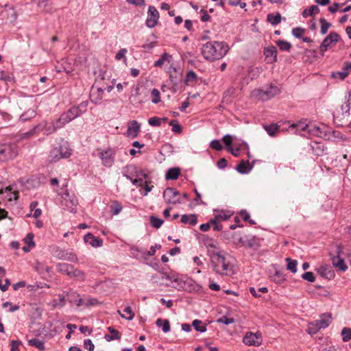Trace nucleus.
<instances>
[{
  "instance_id": "13",
  "label": "nucleus",
  "mask_w": 351,
  "mask_h": 351,
  "mask_svg": "<svg viewBox=\"0 0 351 351\" xmlns=\"http://www.w3.org/2000/svg\"><path fill=\"white\" fill-rule=\"evenodd\" d=\"M104 89L93 85L90 90V100L95 104H100L103 99Z\"/></svg>"
},
{
  "instance_id": "7",
  "label": "nucleus",
  "mask_w": 351,
  "mask_h": 351,
  "mask_svg": "<svg viewBox=\"0 0 351 351\" xmlns=\"http://www.w3.org/2000/svg\"><path fill=\"white\" fill-rule=\"evenodd\" d=\"M255 95L261 100H268L280 93V90L274 85H271L265 90L257 89L254 90Z\"/></svg>"
},
{
  "instance_id": "3",
  "label": "nucleus",
  "mask_w": 351,
  "mask_h": 351,
  "mask_svg": "<svg viewBox=\"0 0 351 351\" xmlns=\"http://www.w3.org/2000/svg\"><path fill=\"white\" fill-rule=\"evenodd\" d=\"M87 102H82L77 106H73L63 112L58 119V126H64L66 123L80 117L87 110Z\"/></svg>"
},
{
  "instance_id": "4",
  "label": "nucleus",
  "mask_w": 351,
  "mask_h": 351,
  "mask_svg": "<svg viewBox=\"0 0 351 351\" xmlns=\"http://www.w3.org/2000/svg\"><path fill=\"white\" fill-rule=\"evenodd\" d=\"M124 176L130 180L133 184L143 186L145 180L148 179L147 175L143 171H138L134 165H128L124 169Z\"/></svg>"
},
{
  "instance_id": "18",
  "label": "nucleus",
  "mask_w": 351,
  "mask_h": 351,
  "mask_svg": "<svg viewBox=\"0 0 351 351\" xmlns=\"http://www.w3.org/2000/svg\"><path fill=\"white\" fill-rule=\"evenodd\" d=\"M317 324L321 329L328 327L332 322V315L330 313H324L319 319L315 320Z\"/></svg>"
},
{
  "instance_id": "2",
  "label": "nucleus",
  "mask_w": 351,
  "mask_h": 351,
  "mask_svg": "<svg viewBox=\"0 0 351 351\" xmlns=\"http://www.w3.org/2000/svg\"><path fill=\"white\" fill-rule=\"evenodd\" d=\"M211 262L213 269L216 273L221 275H230L232 274V265L220 252H216L213 254Z\"/></svg>"
},
{
  "instance_id": "40",
  "label": "nucleus",
  "mask_w": 351,
  "mask_h": 351,
  "mask_svg": "<svg viewBox=\"0 0 351 351\" xmlns=\"http://www.w3.org/2000/svg\"><path fill=\"white\" fill-rule=\"evenodd\" d=\"M192 326L197 331L204 332L206 330V326L202 324V322L201 320L195 319L192 323Z\"/></svg>"
},
{
  "instance_id": "56",
  "label": "nucleus",
  "mask_w": 351,
  "mask_h": 351,
  "mask_svg": "<svg viewBox=\"0 0 351 351\" xmlns=\"http://www.w3.org/2000/svg\"><path fill=\"white\" fill-rule=\"evenodd\" d=\"M168 54L167 53H164L160 58H159L157 61L154 62V66L156 67H161L165 62L167 60Z\"/></svg>"
},
{
  "instance_id": "15",
  "label": "nucleus",
  "mask_w": 351,
  "mask_h": 351,
  "mask_svg": "<svg viewBox=\"0 0 351 351\" xmlns=\"http://www.w3.org/2000/svg\"><path fill=\"white\" fill-rule=\"evenodd\" d=\"M277 49L274 46H269L264 49V54L267 63L271 64L277 61Z\"/></svg>"
},
{
  "instance_id": "32",
  "label": "nucleus",
  "mask_w": 351,
  "mask_h": 351,
  "mask_svg": "<svg viewBox=\"0 0 351 351\" xmlns=\"http://www.w3.org/2000/svg\"><path fill=\"white\" fill-rule=\"evenodd\" d=\"M68 299L71 303L75 304L77 306H80L82 304V299L80 298V295L75 292L70 293L68 295Z\"/></svg>"
},
{
  "instance_id": "48",
  "label": "nucleus",
  "mask_w": 351,
  "mask_h": 351,
  "mask_svg": "<svg viewBox=\"0 0 351 351\" xmlns=\"http://www.w3.org/2000/svg\"><path fill=\"white\" fill-rule=\"evenodd\" d=\"M169 125L172 127L171 130L173 132L180 134L182 132V127L179 124L178 121L177 120H171L169 122Z\"/></svg>"
},
{
  "instance_id": "31",
  "label": "nucleus",
  "mask_w": 351,
  "mask_h": 351,
  "mask_svg": "<svg viewBox=\"0 0 351 351\" xmlns=\"http://www.w3.org/2000/svg\"><path fill=\"white\" fill-rule=\"evenodd\" d=\"M281 15L280 13H277L276 14H269L267 16V21L272 25H276L279 24L281 21Z\"/></svg>"
},
{
  "instance_id": "47",
  "label": "nucleus",
  "mask_w": 351,
  "mask_h": 351,
  "mask_svg": "<svg viewBox=\"0 0 351 351\" xmlns=\"http://www.w3.org/2000/svg\"><path fill=\"white\" fill-rule=\"evenodd\" d=\"M151 225L155 228H159L163 223V220L154 216L150 217Z\"/></svg>"
},
{
  "instance_id": "59",
  "label": "nucleus",
  "mask_w": 351,
  "mask_h": 351,
  "mask_svg": "<svg viewBox=\"0 0 351 351\" xmlns=\"http://www.w3.org/2000/svg\"><path fill=\"white\" fill-rule=\"evenodd\" d=\"M217 322L219 323H223L226 325H228V324L234 323V318H232V317H227L226 316H223V317H220L217 320Z\"/></svg>"
},
{
  "instance_id": "50",
  "label": "nucleus",
  "mask_w": 351,
  "mask_h": 351,
  "mask_svg": "<svg viewBox=\"0 0 351 351\" xmlns=\"http://www.w3.org/2000/svg\"><path fill=\"white\" fill-rule=\"evenodd\" d=\"M341 335L344 342L348 341L351 339V328H343L341 330Z\"/></svg>"
},
{
  "instance_id": "54",
  "label": "nucleus",
  "mask_w": 351,
  "mask_h": 351,
  "mask_svg": "<svg viewBox=\"0 0 351 351\" xmlns=\"http://www.w3.org/2000/svg\"><path fill=\"white\" fill-rule=\"evenodd\" d=\"M237 170L241 173H245L248 172L249 169L247 168V164L244 161H241L237 166Z\"/></svg>"
},
{
  "instance_id": "60",
  "label": "nucleus",
  "mask_w": 351,
  "mask_h": 351,
  "mask_svg": "<svg viewBox=\"0 0 351 351\" xmlns=\"http://www.w3.org/2000/svg\"><path fill=\"white\" fill-rule=\"evenodd\" d=\"M150 183H151V180H149V178L146 179L145 180V184H144V186H143L145 189V193H143L144 196H146L147 195V193L149 192H150L152 191V188L154 187V186L149 185Z\"/></svg>"
},
{
  "instance_id": "19",
  "label": "nucleus",
  "mask_w": 351,
  "mask_h": 351,
  "mask_svg": "<svg viewBox=\"0 0 351 351\" xmlns=\"http://www.w3.org/2000/svg\"><path fill=\"white\" fill-rule=\"evenodd\" d=\"M84 241L89 243L93 247H100L102 245V241L98 238L94 237L91 233H88L85 235Z\"/></svg>"
},
{
  "instance_id": "42",
  "label": "nucleus",
  "mask_w": 351,
  "mask_h": 351,
  "mask_svg": "<svg viewBox=\"0 0 351 351\" xmlns=\"http://www.w3.org/2000/svg\"><path fill=\"white\" fill-rule=\"evenodd\" d=\"M286 261L287 262V269L293 273H295L297 271V261L290 258H287Z\"/></svg>"
},
{
  "instance_id": "64",
  "label": "nucleus",
  "mask_w": 351,
  "mask_h": 351,
  "mask_svg": "<svg viewBox=\"0 0 351 351\" xmlns=\"http://www.w3.org/2000/svg\"><path fill=\"white\" fill-rule=\"evenodd\" d=\"M127 53L126 49H121L119 51V52L116 54L115 58L117 60H120L122 58H125V53Z\"/></svg>"
},
{
  "instance_id": "33",
  "label": "nucleus",
  "mask_w": 351,
  "mask_h": 351,
  "mask_svg": "<svg viewBox=\"0 0 351 351\" xmlns=\"http://www.w3.org/2000/svg\"><path fill=\"white\" fill-rule=\"evenodd\" d=\"M29 346L38 348L40 351L45 350L44 342L38 339L34 338L28 341Z\"/></svg>"
},
{
  "instance_id": "63",
  "label": "nucleus",
  "mask_w": 351,
  "mask_h": 351,
  "mask_svg": "<svg viewBox=\"0 0 351 351\" xmlns=\"http://www.w3.org/2000/svg\"><path fill=\"white\" fill-rule=\"evenodd\" d=\"M84 347L89 351H93L95 346L90 339H86L84 343Z\"/></svg>"
},
{
  "instance_id": "36",
  "label": "nucleus",
  "mask_w": 351,
  "mask_h": 351,
  "mask_svg": "<svg viewBox=\"0 0 351 351\" xmlns=\"http://www.w3.org/2000/svg\"><path fill=\"white\" fill-rule=\"evenodd\" d=\"M123 206L118 201H113L110 205V210L113 215H117L122 210Z\"/></svg>"
},
{
  "instance_id": "11",
  "label": "nucleus",
  "mask_w": 351,
  "mask_h": 351,
  "mask_svg": "<svg viewBox=\"0 0 351 351\" xmlns=\"http://www.w3.org/2000/svg\"><path fill=\"white\" fill-rule=\"evenodd\" d=\"M36 126H40V128H39V132L43 131L44 134L46 135L53 134L57 130V129L62 128V126H58V119L56 121L41 122Z\"/></svg>"
},
{
  "instance_id": "43",
  "label": "nucleus",
  "mask_w": 351,
  "mask_h": 351,
  "mask_svg": "<svg viewBox=\"0 0 351 351\" xmlns=\"http://www.w3.org/2000/svg\"><path fill=\"white\" fill-rule=\"evenodd\" d=\"M124 313H126V315H121V317L123 318H125L126 319H128V320H132L134 319V313L133 312L132 308L130 306H126L124 310H123Z\"/></svg>"
},
{
  "instance_id": "39",
  "label": "nucleus",
  "mask_w": 351,
  "mask_h": 351,
  "mask_svg": "<svg viewBox=\"0 0 351 351\" xmlns=\"http://www.w3.org/2000/svg\"><path fill=\"white\" fill-rule=\"evenodd\" d=\"M276 45L278 46L279 49L281 51H289L291 47V45L290 43L283 40H277Z\"/></svg>"
},
{
  "instance_id": "51",
  "label": "nucleus",
  "mask_w": 351,
  "mask_h": 351,
  "mask_svg": "<svg viewBox=\"0 0 351 351\" xmlns=\"http://www.w3.org/2000/svg\"><path fill=\"white\" fill-rule=\"evenodd\" d=\"M152 101L154 104H158L160 101V93L159 90L156 88H154L152 92Z\"/></svg>"
},
{
  "instance_id": "52",
  "label": "nucleus",
  "mask_w": 351,
  "mask_h": 351,
  "mask_svg": "<svg viewBox=\"0 0 351 351\" xmlns=\"http://www.w3.org/2000/svg\"><path fill=\"white\" fill-rule=\"evenodd\" d=\"M232 216V213L229 212L221 211L219 213L215 215V217L217 218L221 222L222 221L228 220Z\"/></svg>"
},
{
  "instance_id": "37",
  "label": "nucleus",
  "mask_w": 351,
  "mask_h": 351,
  "mask_svg": "<svg viewBox=\"0 0 351 351\" xmlns=\"http://www.w3.org/2000/svg\"><path fill=\"white\" fill-rule=\"evenodd\" d=\"M264 129L267 131L269 136H274L279 130V126L275 123L269 125H264Z\"/></svg>"
},
{
  "instance_id": "10",
  "label": "nucleus",
  "mask_w": 351,
  "mask_h": 351,
  "mask_svg": "<svg viewBox=\"0 0 351 351\" xmlns=\"http://www.w3.org/2000/svg\"><path fill=\"white\" fill-rule=\"evenodd\" d=\"M339 36L336 32H330V34L326 36L320 45V52L322 56L327 49L331 47L333 43H336L339 40Z\"/></svg>"
},
{
  "instance_id": "44",
  "label": "nucleus",
  "mask_w": 351,
  "mask_h": 351,
  "mask_svg": "<svg viewBox=\"0 0 351 351\" xmlns=\"http://www.w3.org/2000/svg\"><path fill=\"white\" fill-rule=\"evenodd\" d=\"M321 328H319V326H318V324H317L316 322H311V323H309L308 325V328H307V332L309 333V334H315L317 333Z\"/></svg>"
},
{
  "instance_id": "21",
  "label": "nucleus",
  "mask_w": 351,
  "mask_h": 351,
  "mask_svg": "<svg viewBox=\"0 0 351 351\" xmlns=\"http://www.w3.org/2000/svg\"><path fill=\"white\" fill-rule=\"evenodd\" d=\"M108 330L111 335H106L104 338L107 341H111L112 340H119L121 339V335L119 332L112 327H108Z\"/></svg>"
},
{
  "instance_id": "6",
  "label": "nucleus",
  "mask_w": 351,
  "mask_h": 351,
  "mask_svg": "<svg viewBox=\"0 0 351 351\" xmlns=\"http://www.w3.org/2000/svg\"><path fill=\"white\" fill-rule=\"evenodd\" d=\"M71 154V149L66 142L60 144L58 147H55L49 152V160L53 162L61 158H68Z\"/></svg>"
},
{
  "instance_id": "61",
  "label": "nucleus",
  "mask_w": 351,
  "mask_h": 351,
  "mask_svg": "<svg viewBox=\"0 0 351 351\" xmlns=\"http://www.w3.org/2000/svg\"><path fill=\"white\" fill-rule=\"evenodd\" d=\"M304 32V29L302 27H295L292 29V34L296 38H301Z\"/></svg>"
},
{
  "instance_id": "58",
  "label": "nucleus",
  "mask_w": 351,
  "mask_h": 351,
  "mask_svg": "<svg viewBox=\"0 0 351 351\" xmlns=\"http://www.w3.org/2000/svg\"><path fill=\"white\" fill-rule=\"evenodd\" d=\"M210 147L215 150L220 151L223 147L219 140H213L210 142Z\"/></svg>"
},
{
  "instance_id": "55",
  "label": "nucleus",
  "mask_w": 351,
  "mask_h": 351,
  "mask_svg": "<svg viewBox=\"0 0 351 351\" xmlns=\"http://www.w3.org/2000/svg\"><path fill=\"white\" fill-rule=\"evenodd\" d=\"M148 123L152 126H160L162 123V119L157 117H153L149 119Z\"/></svg>"
},
{
  "instance_id": "30",
  "label": "nucleus",
  "mask_w": 351,
  "mask_h": 351,
  "mask_svg": "<svg viewBox=\"0 0 351 351\" xmlns=\"http://www.w3.org/2000/svg\"><path fill=\"white\" fill-rule=\"evenodd\" d=\"M180 173L179 168H171L166 173L167 180H176L178 178Z\"/></svg>"
},
{
  "instance_id": "14",
  "label": "nucleus",
  "mask_w": 351,
  "mask_h": 351,
  "mask_svg": "<svg viewBox=\"0 0 351 351\" xmlns=\"http://www.w3.org/2000/svg\"><path fill=\"white\" fill-rule=\"evenodd\" d=\"M114 154L115 151L112 149H108L99 153L100 158L105 166L110 167L112 165L114 162L113 156Z\"/></svg>"
},
{
  "instance_id": "12",
  "label": "nucleus",
  "mask_w": 351,
  "mask_h": 351,
  "mask_svg": "<svg viewBox=\"0 0 351 351\" xmlns=\"http://www.w3.org/2000/svg\"><path fill=\"white\" fill-rule=\"evenodd\" d=\"M159 18V13L154 6H149L147 12L146 25L148 27H154L157 23Z\"/></svg>"
},
{
  "instance_id": "45",
  "label": "nucleus",
  "mask_w": 351,
  "mask_h": 351,
  "mask_svg": "<svg viewBox=\"0 0 351 351\" xmlns=\"http://www.w3.org/2000/svg\"><path fill=\"white\" fill-rule=\"evenodd\" d=\"M211 226L213 227V230L215 231H221L223 228L222 225L221 224V221L217 219V218L214 217L210 219Z\"/></svg>"
},
{
  "instance_id": "38",
  "label": "nucleus",
  "mask_w": 351,
  "mask_h": 351,
  "mask_svg": "<svg viewBox=\"0 0 351 351\" xmlns=\"http://www.w3.org/2000/svg\"><path fill=\"white\" fill-rule=\"evenodd\" d=\"M319 12V8L317 5H312L309 8V10H304L302 12V16L307 17L308 16H313Z\"/></svg>"
},
{
  "instance_id": "23",
  "label": "nucleus",
  "mask_w": 351,
  "mask_h": 351,
  "mask_svg": "<svg viewBox=\"0 0 351 351\" xmlns=\"http://www.w3.org/2000/svg\"><path fill=\"white\" fill-rule=\"evenodd\" d=\"M57 268L60 272L70 277L73 271V266L67 263H59L57 265Z\"/></svg>"
},
{
  "instance_id": "28",
  "label": "nucleus",
  "mask_w": 351,
  "mask_h": 351,
  "mask_svg": "<svg viewBox=\"0 0 351 351\" xmlns=\"http://www.w3.org/2000/svg\"><path fill=\"white\" fill-rule=\"evenodd\" d=\"M40 128V126L36 125L34 128H32L29 131L21 134L19 136V139L23 140V139L29 138L32 137L33 136H34L35 134H36L39 132Z\"/></svg>"
},
{
  "instance_id": "5",
  "label": "nucleus",
  "mask_w": 351,
  "mask_h": 351,
  "mask_svg": "<svg viewBox=\"0 0 351 351\" xmlns=\"http://www.w3.org/2000/svg\"><path fill=\"white\" fill-rule=\"evenodd\" d=\"M19 154V147L14 143L0 145V162L13 160Z\"/></svg>"
},
{
  "instance_id": "27",
  "label": "nucleus",
  "mask_w": 351,
  "mask_h": 351,
  "mask_svg": "<svg viewBox=\"0 0 351 351\" xmlns=\"http://www.w3.org/2000/svg\"><path fill=\"white\" fill-rule=\"evenodd\" d=\"M5 193H8L7 198L8 200L11 201L12 199L16 200L19 198V192L14 191L12 192V188L10 186L5 187L4 189L0 190V195L3 194Z\"/></svg>"
},
{
  "instance_id": "49",
  "label": "nucleus",
  "mask_w": 351,
  "mask_h": 351,
  "mask_svg": "<svg viewBox=\"0 0 351 351\" xmlns=\"http://www.w3.org/2000/svg\"><path fill=\"white\" fill-rule=\"evenodd\" d=\"M196 80H197L196 73L193 71H190L186 73V78H185V83L186 85H189L190 82H195Z\"/></svg>"
},
{
  "instance_id": "35",
  "label": "nucleus",
  "mask_w": 351,
  "mask_h": 351,
  "mask_svg": "<svg viewBox=\"0 0 351 351\" xmlns=\"http://www.w3.org/2000/svg\"><path fill=\"white\" fill-rule=\"evenodd\" d=\"M308 134L310 135L313 136H321L323 137V135H326V134H324L322 132V130L320 127L316 126V125H310V128L308 130Z\"/></svg>"
},
{
  "instance_id": "41",
  "label": "nucleus",
  "mask_w": 351,
  "mask_h": 351,
  "mask_svg": "<svg viewBox=\"0 0 351 351\" xmlns=\"http://www.w3.org/2000/svg\"><path fill=\"white\" fill-rule=\"evenodd\" d=\"M71 278H75L77 280H84L85 279V274L83 271L81 270H79L77 269H75L74 267L73 268V271L71 274Z\"/></svg>"
},
{
  "instance_id": "20",
  "label": "nucleus",
  "mask_w": 351,
  "mask_h": 351,
  "mask_svg": "<svg viewBox=\"0 0 351 351\" xmlns=\"http://www.w3.org/2000/svg\"><path fill=\"white\" fill-rule=\"evenodd\" d=\"M34 237V236L32 233H28L23 239L24 243L27 245L26 246L23 247V250L25 252H29L30 250L35 246Z\"/></svg>"
},
{
  "instance_id": "25",
  "label": "nucleus",
  "mask_w": 351,
  "mask_h": 351,
  "mask_svg": "<svg viewBox=\"0 0 351 351\" xmlns=\"http://www.w3.org/2000/svg\"><path fill=\"white\" fill-rule=\"evenodd\" d=\"M36 114L34 108H29L20 116V120L23 122L29 121L35 117Z\"/></svg>"
},
{
  "instance_id": "16",
  "label": "nucleus",
  "mask_w": 351,
  "mask_h": 351,
  "mask_svg": "<svg viewBox=\"0 0 351 351\" xmlns=\"http://www.w3.org/2000/svg\"><path fill=\"white\" fill-rule=\"evenodd\" d=\"M3 14L5 17V23L14 25L18 19V13L16 10L13 8H9L3 12Z\"/></svg>"
},
{
  "instance_id": "1",
  "label": "nucleus",
  "mask_w": 351,
  "mask_h": 351,
  "mask_svg": "<svg viewBox=\"0 0 351 351\" xmlns=\"http://www.w3.org/2000/svg\"><path fill=\"white\" fill-rule=\"evenodd\" d=\"M228 45L224 42H207L202 46V54L208 61L221 59L228 51Z\"/></svg>"
},
{
  "instance_id": "57",
  "label": "nucleus",
  "mask_w": 351,
  "mask_h": 351,
  "mask_svg": "<svg viewBox=\"0 0 351 351\" xmlns=\"http://www.w3.org/2000/svg\"><path fill=\"white\" fill-rule=\"evenodd\" d=\"M302 278L304 280H307L308 282H314L315 280L314 274L311 271H307V272L304 273L302 275Z\"/></svg>"
},
{
  "instance_id": "8",
  "label": "nucleus",
  "mask_w": 351,
  "mask_h": 351,
  "mask_svg": "<svg viewBox=\"0 0 351 351\" xmlns=\"http://www.w3.org/2000/svg\"><path fill=\"white\" fill-rule=\"evenodd\" d=\"M163 198L166 204H181L180 193L174 188H167L163 192Z\"/></svg>"
},
{
  "instance_id": "17",
  "label": "nucleus",
  "mask_w": 351,
  "mask_h": 351,
  "mask_svg": "<svg viewBox=\"0 0 351 351\" xmlns=\"http://www.w3.org/2000/svg\"><path fill=\"white\" fill-rule=\"evenodd\" d=\"M140 124L136 121H132L128 123L127 134L129 136L135 138L140 132Z\"/></svg>"
},
{
  "instance_id": "62",
  "label": "nucleus",
  "mask_w": 351,
  "mask_h": 351,
  "mask_svg": "<svg viewBox=\"0 0 351 351\" xmlns=\"http://www.w3.org/2000/svg\"><path fill=\"white\" fill-rule=\"evenodd\" d=\"M222 140L224 144L227 146L228 149H229V147H231L232 143V136L230 134H226L223 137Z\"/></svg>"
},
{
  "instance_id": "9",
  "label": "nucleus",
  "mask_w": 351,
  "mask_h": 351,
  "mask_svg": "<svg viewBox=\"0 0 351 351\" xmlns=\"http://www.w3.org/2000/svg\"><path fill=\"white\" fill-rule=\"evenodd\" d=\"M262 335L260 332H247L245 333L243 342L249 346H259L262 343Z\"/></svg>"
},
{
  "instance_id": "53",
  "label": "nucleus",
  "mask_w": 351,
  "mask_h": 351,
  "mask_svg": "<svg viewBox=\"0 0 351 351\" xmlns=\"http://www.w3.org/2000/svg\"><path fill=\"white\" fill-rule=\"evenodd\" d=\"M65 304V298L62 295H59V300H54L53 301V307H62Z\"/></svg>"
},
{
  "instance_id": "26",
  "label": "nucleus",
  "mask_w": 351,
  "mask_h": 351,
  "mask_svg": "<svg viewBox=\"0 0 351 351\" xmlns=\"http://www.w3.org/2000/svg\"><path fill=\"white\" fill-rule=\"evenodd\" d=\"M66 197L64 198L66 206L71 212L74 211V207L77 204V200L75 198L71 199L69 193H64Z\"/></svg>"
},
{
  "instance_id": "46",
  "label": "nucleus",
  "mask_w": 351,
  "mask_h": 351,
  "mask_svg": "<svg viewBox=\"0 0 351 351\" xmlns=\"http://www.w3.org/2000/svg\"><path fill=\"white\" fill-rule=\"evenodd\" d=\"M319 21L321 23L320 32L322 34H325L331 26V24L324 19H320Z\"/></svg>"
},
{
  "instance_id": "34",
  "label": "nucleus",
  "mask_w": 351,
  "mask_h": 351,
  "mask_svg": "<svg viewBox=\"0 0 351 351\" xmlns=\"http://www.w3.org/2000/svg\"><path fill=\"white\" fill-rule=\"evenodd\" d=\"M157 326L162 327L164 332H167L170 330V324L167 319H162L158 318L156 322Z\"/></svg>"
},
{
  "instance_id": "29",
  "label": "nucleus",
  "mask_w": 351,
  "mask_h": 351,
  "mask_svg": "<svg viewBox=\"0 0 351 351\" xmlns=\"http://www.w3.org/2000/svg\"><path fill=\"white\" fill-rule=\"evenodd\" d=\"M59 258L60 259L69 261L73 263H77L78 261L77 256L71 252H62Z\"/></svg>"
},
{
  "instance_id": "24",
  "label": "nucleus",
  "mask_w": 351,
  "mask_h": 351,
  "mask_svg": "<svg viewBox=\"0 0 351 351\" xmlns=\"http://www.w3.org/2000/svg\"><path fill=\"white\" fill-rule=\"evenodd\" d=\"M181 222L186 224L189 223L191 225H195L197 222V218L195 215L191 214V215H183L181 217Z\"/></svg>"
},
{
  "instance_id": "22",
  "label": "nucleus",
  "mask_w": 351,
  "mask_h": 351,
  "mask_svg": "<svg viewBox=\"0 0 351 351\" xmlns=\"http://www.w3.org/2000/svg\"><path fill=\"white\" fill-rule=\"evenodd\" d=\"M332 265L336 268H338L340 271H344L347 269V266H346L344 261L338 256H333L332 258Z\"/></svg>"
}]
</instances>
